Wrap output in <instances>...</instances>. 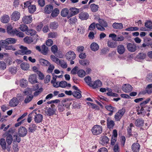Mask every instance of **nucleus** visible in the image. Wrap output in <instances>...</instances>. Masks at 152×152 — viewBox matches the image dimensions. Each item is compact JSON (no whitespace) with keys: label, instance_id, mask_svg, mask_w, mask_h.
Returning <instances> with one entry per match:
<instances>
[{"label":"nucleus","instance_id":"f257e3e1","mask_svg":"<svg viewBox=\"0 0 152 152\" xmlns=\"http://www.w3.org/2000/svg\"><path fill=\"white\" fill-rule=\"evenodd\" d=\"M43 91L42 88H39V86H35L33 88H27L25 90L23 93L26 95H27L28 94H31L33 91H35L34 93V96H37L39 95Z\"/></svg>","mask_w":152,"mask_h":152},{"label":"nucleus","instance_id":"f03ea898","mask_svg":"<svg viewBox=\"0 0 152 152\" xmlns=\"http://www.w3.org/2000/svg\"><path fill=\"white\" fill-rule=\"evenodd\" d=\"M15 132V129L14 128H10L8 131L6 132L4 135L6 137V142L8 145H10L13 141L12 135Z\"/></svg>","mask_w":152,"mask_h":152},{"label":"nucleus","instance_id":"7ed1b4c3","mask_svg":"<svg viewBox=\"0 0 152 152\" xmlns=\"http://www.w3.org/2000/svg\"><path fill=\"white\" fill-rule=\"evenodd\" d=\"M20 50L15 52V54L16 55H17L18 54L22 55L25 54L28 55L31 54V51L30 50H28L26 47L21 46L20 47Z\"/></svg>","mask_w":152,"mask_h":152},{"label":"nucleus","instance_id":"20e7f679","mask_svg":"<svg viewBox=\"0 0 152 152\" xmlns=\"http://www.w3.org/2000/svg\"><path fill=\"white\" fill-rule=\"evenodd\" d=\"M91 130L93 134L97 135L102 133V127L101 126L96 125L93 126Z\"/></svg>","mask_w":152,"mask_h":152},{"label":"nucleus","instance_id":"39448f33","mask_svg":"<svg viewBox=\"0 0 152 152\" xmlns=\"http://www.w3.org/2000/svg\"><path fill=\"white\" fill-rule=\"evenodd\" d=\"M70 103H66L64 104L63 103H60L58 106V110L60 112H62L66 108L69 109Z\"/></svg>","mask_w":152,"mask_h":152},{"label":"nucleus","instance_id":"423d86ee","mask_svg":"<svg viewBox=\"0 0 152 152\" xmlns=\"http://www.w3.org/2000/svg\"><path fill=\"white\" fill-rule=\"evenodd\" d=\"M18 133L20 137H23L27 134V130L25 127L21 126L18 129Z\"/></svg>","mask_w":152,"mask_h":152},{"label":"nucleus","instance_id":"0eeeda50","mask_svg":"<svg viewBox=\"0 0 152 152\" xmlns=\"http://www.w3.org/2000/svg\"><path fill=\"white\" fill-rule=\"evenodd\" d=\"M20 16V12L17 11H14L11 15V18L12 20L16 21L18 20Z\"/></svg>","mask_w":152,"mask_h":152},{"label":"nucleus","instance_id":"6e6552de","mask_svg":"<svg viewBox=\"0 0 152 152\" xmlns=\"http://www.w3.org/2000/svg\"><path fill=\"white\" fill-rule=\"evenodd\" d=\"M29 82L32 84L38 83L36 75L32 74L29 75L28 78Z\"/></svg>","mask_w":152,"mask_h":152},{"label":"nucleus","instance_id":"1a4fd4ad","mask_svg":"<svg viewBox=\"0 0 152 152\" xmlns=\"http://www.w3.org/2000/svg\"><path fill=\"white\" fill-rule=\"evenodd\" d=\"M127 48L129 51L132 52H135L137 50V47L136 45L130 43L127 44Z\"/></svg>","mask_w":152,"mask_h":152},{"label":"nucleus","instance_id":"9d476101","mask_svg":"<svg viewBox=\"0 0 152 152\" xmlns=\"http://www.w3.org/2000/svg\"><path fill=\"white\" fill-rule=\"evenodd\" d=\"M19 103V101L18 99L16 97H13L9 101V106L11 107H15L17 106Z\"/></svg>","mask_w":152,"mask_h":152},{"label":"nucleus","instance_id":"9b49d317","mask_svg":"<svg viewBox=\"0 0 152 152\" xmlns=\"http://www.w3.org/2000/svg\"><path fill=\"white\" fill-rule=\"evenodd\" d=\"M131 149L133 152H139L140 149V145L138 143H134L132 144Z\"/></svg>","mask_w":152,"mask_h":152},{"label":"nucleus","instance_id":"f8f14e48","mask_svg":"<svg viewBox=\"0 0 152 152\" xmlns=\"http://www.w3.org/2000/svg\"><path fill=\"white\" fill-rule=\"evenodd\" d=\"M75 54L72 51H69L66 54V58L68 60H73L75 58Z\"/></svg>","mask_w":152,"mask_h":152},{"label":"nucleus","instance_id":"ddd939ff","mask_svg":"<svg viewBox=\"0 0 152 152\" xmlns=\"http://www.w3.org/2000/svg\"><path fill=\"white\" fill-rule=\"evenodd\" d=\"M53 79L51 81V83L53 86H58L59 82L56 81L57 78H61L63 76L62 75H56L53 74Z\"/></svg>","mask_w":152,"mask_h":152},{"label":"nucleus","instance_id":"4468645a","mask_svg":"<svg viewBox=\"0 0 152 152\" xmlns=\"http://www.w3.org/2000/svg\"><path fill=\"white\" fill-rule=\"evenodd\" d=\"M110 118H108L107 120V126L109 129H113L115 124L113 120H111Z\"/></svg>","mask_w":152,"mask_h":152},{"label":"nucleus","instance_id":"2eb2a0df","mask_svg":"<svg viewBox=\"0 0 152 152\" xmlns=\"http://www.w3.org/2000/svg\"><path fill=\"white\" fill-rule=\"evenodd\" d=\"M89 15L88 13L86 12H82L80 13L79 15V18L81 20H87Z\"/></svg>","mask_w":152,"mask_h":152},{"label":"nucleus","instance_id":"dca6fc26","mask_svg":"<svg viewBox=\"0 0 152 152\" xmlns=\"http://www.w3.org/2000/svg\"><path fill=\"white\" fill-rule=\"evenodd\" d=\"M15 84L17 85H20V86H27L28 81L25 79H22L20 80H17L15 81Z\"/></svg>","mask_w":152,"mask_h":152},{"label":"nucleus","instance_id":"f3484780","mask_svg":"<svg viewBox=\"0 0 152 152\" xmlns=\"http://www.w3.org/2000/svg\"><path fill=\"white\" fill-rule=\"evenodd\" d=\"M144 120L141 118L137 119L135 121V125L138 127L142 126L144 124Z\"/></svg>","mask_w":152,"mask_h":152},{"label":"nucleus","instance_id":"a211bd4d","mask_svg":"<svg viewBox=\"0 0 152 152\" xmlns=\"http://www.w3.org/2000/svg\"><path fill=\"white\" fill-rule=\"evenodd\" d=\"M100 143L103 145L105 144H107L109 142L108 137L105 136H102L100 137Z\"/></svg>","mask_w":152,"mask_h":152},{"label":"nucleus","instance_id":"6ab92c4d","mask_svg":"<svg viewBox=\"0 0 152 152\" xmlns=\"http://www.w3.org/2000/svg\"><path fill=\"white\" fill-rule=\"evenodd\" d=\"M42 115L40 114H38L35 116L34 120L36 123H39L42 121Z\"/></svg>","mask_w":152,"mask_h":152},{"label":"nucleus","instance_id":"aec40b11","mask_svg":"<svg viewBox=\"0 0 152 152\" xmlns=\"http://www.w3.org/2000/svg\"><path fill=\"white\" fill-rule=\"evenodd\" d=\"M23 23L26 24L30 23L32 21V18L31 16H25L22 19Z\"/></svg>","mask_w":152,"mask_h":152},{"label":"nucleus","instance_id":"412c9836","mask_svg":"<svg viewBox=\"0 0 152 152\" xmlns=\"http://www.w3.org/2000/svg\"><path fill=\"white\" fill-rule=\"evenodd\" d=\"M117 50L119 54H122L125 52V49L123 45H120L118 46Z\"/></svg>","mask_w":152,"mask_h":152},{"label":"nucleus","instance_id":"4be33fe9","mask_svg":"<svg viewBox=\"0 0 152 152\" xmlns=\"http://www.w3.org/2000/svg\"><path fill=\"white\" fill-rule=\"evenodd\" d=\"M105 108L107 110L110 111V113L108 114V115L110 116H111L113 115V113L114 112V110L115 109V107L111 105H106L105 106Z\"/></svg>","mask_w":152,"mask_h":152},{"label":"nucleus","instance_id":"5701e85b","mask_svg":"<svg viewBox=\"0 0 152 152\" xmlns=\"http://www.w3.org/2000/svg\"><path fill=\"white\" fill-rule=\"evenodd\" d=\"M10 19V17L8 15H4L1 18V21L3 23H7L9 21Z\"/></svg>","mask_w":152,"mask_h":152},{"label":"nucleus","instance_id":"b1692460","mask_svg":"<svg viewBox=\"0 0 152 152\" xmlns=\"http://www.w3.org/2000/svg\"><path fill=\"white\" fill-rule=\"evenodd\" d=\"M53 10V7L50 5H46L44 10L46 14H50Z\"/></svg>","mask_w":152,"mask_h":152},{"label":"nucleus","instance_id":"393cba45","mask_svg":"<svg viewBox=\"0 0 152 152\" xmlns=\"http://www.w3.org/2000/svg\"><path fill=\"white\" fill-rule=\"evenodd\" d=\"M69 14L68 18L71 17L76 14V8L75 7H71L69 9Z\"/></svg>","mask_w":152,"mask_h":152},{"label":"nucleus","instance_id":"a878e982","mask_svg":"<svg viewBox=\"0 0 152 152\" xmlns=\"http://www.w3.org/2000/svg\"><path fill=\"white\" fill-rule=\"evenodd\" d=\"M112 26L115 29H121L123 27V24L121 23H115L113 24Z\"/></svg>","mask_w":152,"mask_h":152},{"label":"nucleus","instance_id":"bb28decb","mask_svg":"<svg viewBox=\"0 0 152 152\" xmlns=\"http://www.w3.org/2000/svg\"><path fill=\"white\" fill-rule=\"evenodd\" d=\"M28 95H27L26 98L25 99L24 102L26 104H27L30 102L33 99L34 97V95L31 94H28Z\"/></svg>","mask_w":152,"mask_h":152},{"label":"nucleus","instance_id":"cd10ccee","mask_svg":"<svg viewBox=\"0 0 152 152\" xmlns=\"http://www.w3.org/2000/svg\"><path fill=\"white\" fill-rule=\"evenodd\" d=\"M132 86H122V90L126 93H128L131 92L132 90Z\"/></svg>","mask_w":152,"mask_h":152},{"label":"nucleus","instance_id":"c85d7f7f","mask_svg":"<svg viewBox=\"0 0 152 152\" xmlns=\"http://www.w3.org/2000/svg\"><path fill=\"white\" fill-rule=\"evenodd\" d=\"M0 145L3 150H6V143L5 139L2 138L0 139Z\"/></svg>","mask_w":152,"mask_h":152},{"label":"nucleus","instance_id":"c756f323","mask_svg":"<svg viewBox=\"0 0 152 152\" xmlns=\"http://www.w3.org/2000/svg\"><path fill=\"white\" fill-rule=\"evenodd\" d=\"M37 129V126L34 124H31L29 125L28 131L30 133L34 132Z\"/></svg>","mask_w":152,"mask_h":152},{"label":"nucleus","instance_id":"7c9ffc66","mask_svg":"<svg viewBox=\"0 0 152 152\" xmlns=\"http://www.w3.org/2000/svg\"><path fill=\"white\" fill-rule=\"evenodd\" d=\"M55 112V110L54 109L49 107L47 109L46 113L48 116H50L53 115L54 114Z\"/></svg>","mask_w":152,"mask_h":152},{"label":"nucleus","instance_id":"2f4dec72","mask_svg":"<svg viewBox=\"0 0 152 152\" xmlns=\"http://www.w3.org/2000/svg\"><path fill=\"white\" fill-rule=\"evenodd\" d=\"M7 33L12 35H14L15 32V29H13V27L11 26H8L7 28Z\"/></svg>","mask_w":152,"mask_h":152},{"label":"nucleus","instance_id":"473e14b6","mask_svg":"<svg viewBox=\"0 0 152 152\" xmlns=\"http://www.w3.org/2000/svg\"><path fill=\"white\" fill-rule=\"evenodd\" d=\"M69 10L67 8L63 9L61 12V15L63 17H66L67 16H68L69 14Z\"/></svg>","mask_w":152,"mask_h":152},{"label":"nucleus","instance_id":"72a5a7b5","mask_svg":"<svg viewBox=\"0 0 152 152\" xmlns=\"http://www.w3.org/2000/svg\"><path fill=\"white\" fill-rule=\"evenodd\" d=\"M98 45L96 43H92L91 45V50L93 51H96L99 49Z\"/></svg>","mask_w":152,"mask_h":152},{"label":"nucleus","instance_id":"f704fd0d","mask_svg":"<svg viewBox=\"0 0 152 152\" xmlns=\"http://www.w3.org/2000/svg\"><path fill=\"white\" fill-rule=\"evenodd\" d=\"M14 35H16L17 37L21 38H23L24 37V34L22 32L18 30L16 28L15 29Z\"/></svg>","mask_w":152,"mask_h":152},{"label":"nucleus","instance_id":"c9c22d12","mask_svg":"<svg viewBox=\"0 0 152 152\" xmlns=\"http://www.w3.org/2000/svg\"><path fill=\"white\" fill-rule=\"evenodd\" d=\"M29 12L31 13H33L36 11V6L34 5H30L28 6Z\"/></svg>","mask_w":152,"mask_h":152},{"label":"nucleus","instance_id":"e433bc0d","mask_svg":"<svg viewBox=\"0 0 152 152\" xmlns=\"http://www.w3.org/2000/svg\"><path fill=\"white\" fill-rule=\"evenodd\" d=\"M39 61L40 64L42 66H48L50 64V63L48 61L44 59H41Z\"/></svg>","mask_w":152,"mask_h":152},{"label":"nucleus","instance_id":"4c0bfd02","mask_svg":"<svg viewBox=\"0 0 152 152\" xmlns=\"http://www.w3.org/2000/svg\"><path fill=\"white\" fill-rule=\"evenodd\" d=\"M91 11L93 12H96L98 10L99 6L94 4H91L90 5Z\"/></svg>","mask_w":152,"mask_h":152},{"label":"nucleus","instance_id":"58836bf2","mask_svg":"<svg viewBox=\"0 0 152 152\" xmlns=\"http://www.w3.org/2000/svg\"><path fill=\"white\" fill-rule=\"evenodd\" d=\"M84 80L85 82L88 86H91V78L90 76H88L86 77Z\"/></svg>","mask_w":152,"mask_h":152},{"label":"nucleus","instance_id":"ea45409f","mask_svg":"<svg viewBox=\"0 0 152 152\" xmlns=\"http://www.w3.org/2000/svg\"><path fill=\"white\" fill-rule=\"evenodd\" d=\"M58 24L57 22H54L50 23V27L51 29H55L58 28Z\"/></svg>","mask_w":152,"mask_h":152},{"label":"nucleus","instance_id":"a19ab883","mask_svg":"<svg viewBox=\"0 0 152 152\" xmlns=\"http://www.w3.org/2000/svg\"><path fill=\"white\" fill-rule=\"evenodd\" d=\"M19 29L22 31L26 32L28 29L27 26L24 24H22L20 25Z\"/></svg>","mask_w":152,"mask_h":152},{"label":"nucleus","instance_id":"79ce46f5","mask_svg":"<svg viewBox=\"0 0 152 152\" xmlns=\"http://www.w3.org/2000/svg\"><path fill=\"white\" fill-rule=\"evenodd\" d=\"M29 65L26 63H23L20 64V67L23 70H26L29 68Z\"/></svg>","mask_w":152,"mask_h":152},{"label":"nucleus","instance_id":"37998d69","mask_svg":"<svg viewBox=\"0 0 152 152\" xmlns=\"http://www.w3.org/2000/svg\"><path fill=\"white\" fill-rule=\"evenodd\" d=\"M146 54L143 53H139L137 56V58L140 61L144 59L146 57Z\"/></svg>","mask_w":152,"mask_h":152},{"label":"nucleus","instance_id":"c03bdc74","mask_svg":"<svg viewBox=\"0 0 152 152\" xmlns=\"http://www.w3.org/2000/svg\"><path fill=\"white\" fill-rule=\"evenodd\" d=\"M8 45L7 39L5 40L0 41V46L2 48H5Z\"/></svg>","mask_w":152,"mask_h":152},{"label":"nucleus","instance_id":"a18cd8bd","mask_svg":"<svg viewBox=\"0 0 152 152\" xmlns=\"http://www.w3.org/2000/svg\"><path fill=\"white\" fill-rule=\"evenodd\" d=\"M48 50V48L45 45H43L42 46V50L41 53L44 55H46L47 53Z\"/></svg>","mask_w":152,"mask_h":152},{"label":"nucleus","instance_id":"49530a36","mask_svg":"<svg viewBox=\"0 0 152 152\" xmlns=\"http://www.w3.org/2000/svg\"><path fill=\"white\" fill-rule=\"evenodd\" d=\"M59 13V10L57 8H56L52 11L51 15L53 17H56L58 15Z\"/></svg>","mask_w":152,"mask_h":152},{"label":"nucleus","instance_id":"de8ad7c7","mask_svg":"<svg viewBox=\"0 0 152 152\" xmlns=\"http://www.w3.org/2000/svg\"><path fill=\"white\" fill-rule=\"evenodd\" d=\"M36 31L32 29H29L27 30L26 32V33L28 35H31V36H32L36 34Z\"/></svg>","mask_w":152,"mask_h":152},{"label":"nucleus","instance_id":"09e8293b","mask_svg":"<svg viewBox=\"0 0 152 152\" xmlns=\"http://www.w3.org/2000/svg\"><path fill=\"white\" fill-rule=\"evenodd\" d=\"M77 74L79 77H82L85 76L86 72L84 70L80 69L77 72Z\"/></svg>","mask_w":152,"mask_h":152},{"label":"nucleus","instance_id":"8fccbe9b","mask_svg":"<svg viewBox=\"0 0 152 152\" xmlns=\"http://www.w3.org/2000/svg\"><path fill=\"white\" fill-rule=\"evenodd\" d=\"M79 63L83 66H85L89 64V61L86 59L80 60H79Z\"/></svg>","mask_w":152,"mask_h":152},{"label":"nucleus","instance_id":"3c124183","mask_svg":"<svg viewBox=\"0 0 152 152\" xmlns=\"http://www.w3.org/2000/svg\"><path fill=\"white\" fill-rule=\"evenodd\" d=\"M99 23L102 26L104 27H107V22L104 20L101 19H99Z\"/></svg>","mask_w":152,"mask_h":152},{"label":"nucleus","instance_id":"603ef678","mask_svg":"<svg viewBox=\"0 0 152 152\" xmlns=\"http://www.w3.org/2000/svg\"><path fill=\"white\" fill-rule=\"evenodd\" d=\"M6 64L4 62L0 61V69L4 70L6 69Z\"/></svg>","mask_w":152,"mask_h":152},{"label":"nucleus","instance_id":"864d4df0","mask_svg":"<svg viewBox=\"0 0 152 152\" xmlns=\"http://www.w3.org/2000/svg\"><path fill=\"white\" fill-rule=\"evenodd\" d=\"M7 40L8 44H15V43L16 41V40L15 39L12 38H7Z\"/></svg>","mask_w":152,"mask_h":152},{"label":"nucleus","instance_id":"5fc2aeb1","mask_svg":"<svg viewBox=\"0 0 152 152\" xmlns=\"http://www.w3.org/2000/svg\"><path fill=\"white\" fill-rule=\"evenodd\" d=\"M50 58L51 60L57 64H58L60 60L58 58L56 57L54 55H51Z\"/></svg>","mask_w":152,"mask_h":152},{"label":"nucleus","instance_id":"6e6d98bb","mask_svg":"<svg viewBox=\"0 0 152 152\" xmlns=\"http://www.w3.org/2000/svg\"><path fill=\"white\" fill-rule=\"evenodd\" d=\"M57 35V33L55 32H50L48 34V37L49 38H55Z\"/></svg>","mask_w":152,"mask_h":152},{"label":"nucleus","instance_id":"4d7b16f0","mask_svg":"<svg viewBox=\"0 0 152 152\" xmlns=\"http://www.w3.org/2000/svg\"><path fill=\"white\" fill-rule=\"evenodd\" d=\"M145 26L148 28L152 29V21H148L145 24Z\"/></svg>","mask_w":152,"mask_h":152},{"label":"nucleus","instance_id":"13d9d810","mask_svg":"<svg viewBox=\"0 0 152 152\" xmlns=\"http://www.w3.org/2000/svg\"><path fill=\"white\" fill-rule=\"evenodd\" d=\"M107 45L111 48H115L116 47L115 43L114 42L109 41L107 42Z\"/></svg>","mask_w":152,"mask_h":152},{"label":"nucleus","instance_id":"bf43d9fd","mask_svg":"<svg viewBox=\"0 0 152 152\" xmlns=\"http://www.w3.org/2000/svg\"><path fill=\"white\" fill-rule=\"evenodd\" d=\"M58 64H60L61 67L63 68H66L67 66L66 62H64L63 60H60Z\"/></svg>","mask_w":152,"mask_h":152},{"label":"nucleus","instance_id":"052dcab7","mask_svg":"<svg viewBox=\"0 0 152 152\" xmlns=\"http://www.w3.org/2000/svg\"><path fill=\"white\" fill-rule=\"evenodd\" d=\"M64 92L65 94L67 95H71L72 94L74 97H76V95L75 94V93L76 94V91H74V93H73L72 91H65Z\"/></svg>","mask_w":152,"mask_h":152},{"label":"nucleus","instance_id":"680f3d73","mask_svg":"<svg viewBox=\"0 0 152 152\" xmlns=\"http://www.w3.org/2000/svg\"><path fill=\"white\" fill-rule=\"evenodd\" d=\"M37 74L38 75L39 79L43 80L44 78V75L40 71H37Z\"/></svg>","mask_w":152,"mask_h":152},{"label":"nucleus","instance_id":"e2e57ef3","mask_svg":"<svg viewBox=\"0 0 152 152\" xmlns=\"http://www.w3.org/2000/svg\"><path fill=\"white\" fill-rule=\"evenodd\" d=\"M102 82L99 80H95L94 82V84L91 86H101Z\"/></svg>","mask_w":152,"mask_h":152},{"label":"nucleus","instance_id":"0e129e2a","mask_svg":"<svg viewBox=\"0 0 152 152\" xmlns=\"http://www.w3.org/2000/svg\"><path fill=\"white\" fill-rule=\"evenodd\" d=\"M96 28L99 30L103 31L105 30L104 28L99 23L96 24Z\"/></svg>","mask_w":152,"mask_h":152},{"label":"nucleus","instance_id":"69168bd1","mask_svg":"<svg viewBox=\"0 0 152 152\" xmlns=\"http://www.w3.org/2000/svg\"><path fill=\"white\" fill-rule=\"evenodd\" d=\"M81 91L77 87V99H80L81 96Z\"/></svg>","mask_w":152,"mask_h":152},{"label":"nucleus","instance_id":"338daca9","mask_svg":"<svg viewBox=\"0 0 152 152\" xmlns=\"http://www.w3.org/2000/svg\"><path fill=\"white\" fill-rule=\"evenodd\" d=\"M145 88L148 94H150L152 93V86H147Z\"/></svg>","mask_w":152,"mask_h":152},{"label":"nucleus","instance_id":"774afa93","mask_svg":"<svg viewBox=\"0 0 152 152\" xmlns=\"http://www.w3.org/2000/svg\"><path fill=\"white\" fill-rule=\"evenodd\" d=\"M57 50L58 48L56 45H54L51 47V50L53 53L55 54L56 53Z\"/></svg>","mask_w":152,"mask_h":152}]
</instances>
